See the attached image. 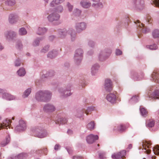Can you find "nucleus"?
I'll list each match as a JSON object with an SVG mask.
<instances>
[{"label":"nucleus","instance_id":"nucleus-34","mask_svg":"<svg viewBox=\"0 0 159 159\" xmlns=\"http://www.w3.org/2000/svg\"><path fill=\"white\" fill-rule=\"evenodd\" d=\"M84 112V109L77 110L75 113V116L78 118H80L83 116Z\"/></svg>","mask_w":159,"mask_h":159},{"label":"nucleus","instance_id":"nucleus-50","mask_svg":"<svg viewBox=\"0 0 159 159\" xmlns=\"http://www.w3.org/2000/svg\"><path fill=\"white\" fill-rule=\"evenodd\" d=\"M143 75L142 77H139L136 74H134L132 76V78L135 81L140 80L142 79Z\"/></svg>","mask_w":159,"mask_h":159},{"label":"nucleus","instance_id":"nucleus-22","mask_svg":"<svg viewBox=\"0 0 159 159\" xmlns=\"http://www.w3.org/2000/svg\"><path fill=\"white\" fill-rule=\"evenodd\" d=\"M11 122V121L9 119H7L4 120L3 122L0 123V129L2 128H7V127H9L10 125Z\"/></svg>","mask_w":159,"mask_h":159},{"label":"nucleus","instance_id":"nucleus-21","mask_svg":"<svg viewBox=\"0 0 159 159\" xmlns=\"http://www.w3.org/2000/svg\"><path fill=\"white\" fill-rule=\"evenodd\" d=\"M100 66L98 64L96 63L93 64L91 68V74L92 75H96L98 72Z\"/></svg>","mask_w":159,"mask_h":159},{"label":"nucleus","instance_id":"nucleus-29","mask_svg":"<svg viewBox=\"0 0 159 159\" xmlns=\"http://www.w3.org/2000/svg\"><path fill=\"white\" fill-rule=\"evenodd\" d=\"M44 39L43 37H37L34 39L32 43V45L34 47L39 46L40 41Z\"/></svg>","mask_w":159,"mask_h":159},{"label":"nucleus","instance_id":"nucleus-46","mask_svg":"<svg viewBox=\"0 0 159 159\" xmlns=\"http://www.w3.org/2000/svg\"><path fill=\"white\" fill-rule=\"evenodd\" d=\"M84 109L85 113L86 115H88L94 110V108L93 107H88L86 109Z\"/></svg>","mask_w":159,"mask_h":159},{"label":"nucleus","instance_id":"nucleus-18","mask_svg":"<svg viewBox=\"0 0 159 159\" xmlns=\"http://www.w3.org/2000/svg\"><path fill=\"white\" fill-rule=\"evenodd\" d=\"M159 77V71L158 70H155L151 75V80L155 82H158L159 83V79L158 78Z\"/></svg>","mask_w":159,"mask_h":159},{"label":"nucleus","instance_id":"nucleus-44","mask_svg":"<svg viewBox=\"0 0 159 159\" xmlns=\"http://www.w3.org/2000/svg\"><path fill=\"white\" fill-rule=\"evenodd\" d=\"M81 13V11L77 8H75L74 10L72 15L75 16H79Z\"/></svg>","mask_w":159,"mask_h":159},{"label":"nucleus","instance_id":"nucleus-1","mask_svg":"<svg viewBox=\"0 0 159 159\" xmlns=\"http://www.w3.org/2000/svg\"><path fill=\"white\" fill-rule=\"evenodd\" d=\"M52 94L48 90H40L35 94V98L39 102H48L51 100Z\"/></svg>","mask_w":159,"mask_h":159},{"label":"nucleus","instance_id":"nucleus-14","mask_svg":"<svg viewBox=\"0 0 159 159\" xmlns=\"http://www.w3.org/2000/svg\"><path fill=\"white\" fill-rule=\"evenodd\" d=\"M136 22H135V23L137 24V26L138 27V29L140 31L145 34H146L149 32L150 31V30L147 28V27H145L144 25L142 24H140L139 20H137Z\"/></svg>","mask_w":159,"mask_h":159},{"label":"nucleus","instance_id":"nucleus-15","mask_svg":"<svg viewBox=\"0 0 159 159\" xmlns=\"http://www.w3.org/2000/svg\"><path fill=\"white\" fill-rule=\"evenodd\" d=\"M98 139V135H95L93 134H90L86 137V142L89 144L93 143Z\"/></svg>","mask_w":159,"mask_h":159},{"label":"nucleus","instance_id":"nucleus-41","mask_svg":"<svg viewBox=\"0 0 159 159\" xmlns=\"http://www.w3.org/2000/svg\"><path fill=\"white\" fill-rule=\"evenodd\" d=\"M15 47L17 49L22 50L23 48V45L21 42L20 41H17L16 43Z\"/></svg>","mask_w":159,"mask_h":159},{"label":"nucleus","instance_id":"nucleus-59","mask_svg":"<svg viewBox=\"0 0 159 159\" xmlns=\"http://www.w3.org/2000/svg\"><path fill=\"white\" fill-rule=\"evenodd\" d=\"M106 152L104 151L100 152L99 153V156L100 158H105Z\"/></svg>","mask_w":159,"mask_h":159},{"label":"nucleus","instance_id":"nucleus-37","mask_svg":"<svg viewBox=\"0 0 159 159\" xmlns=\"http://www.w3.org/2000/svg\"><path fill=\"white\" fill-rule=\"evenodd\" d=\"M5 3L6 6L11 7L15 4L16 1L15 0H7L5 1Z\"/></svg>","mask_w":159,"mask_h":159},{"label":"nucleus","instance_id":"nucleus-3","mask_svg":"<svg viewBox=\"0 0 159 159\" xmlns=\"http://www.w3.org/2000/svg\"><path fill=\"white\" fill-rule=\"evenodd\" d=\"M72 88L73 85L71 84H68L65 88H59L58 92L61 98H65L71 95L72 93L70 91Z\"/></svg>","mask_w":159,"mask_h":159},{"label":"nucleus","instance_id":"nucleus-19","mask_svg":"<svg viewBox=\"0 0 159 159\" xmlns=\"http://www.w3.org/2000/svg\"><path fill=\"white\" fill-rule=\"evenodd\" d=\"M93 2L92 6L94 8L98 9L102 8L103 7V3L100 1L101 0H91Z\"/></svg>","mask_w":159,"mask_h":159},{"label":"nucleus","instance_id":"nucleus-61","mask_svg":"<svg viewBox=\"0 0 159 159\" xmlns=\"http://www.w3.org/2000/svg\"><path fill=\"white\" fill-rule=\"evenodd\" d=\"M67 6L69 11L71 12L73 9V6L70 4L69 2L67 3Z\"/></svg>","mask_w":159,"mask_h":159},{"label":"nucleus","instance_id":"nucleus-24","mask_svg":"<svg viewBox=\"0 0 159 159\" xmlns=\"http://www.w3.org/2000/svg\"><path fill=\"white\" fill-rule=\"evenodd\" d=\"M2 95V98L7 100H12L16 98L14 96L8 93H4V92H3Z\"/></svg>","mask_w":159,"mask_h":159},{"label":"nucleus","instance_id":"nucleus-55","mask_svg":"<svg viewBox=\"0 0 159 159\" xmlns=\"http://www.w3.org/2000/svg\"><path fill=\"white\" fill-rule=\"evenodd\" d=\"M14 63L15 66H20L21 64V61L18 58L16 59L14 61Z\"/></svg>","mask_w":159,"mask_h":159},{"label":"nucleus","instance_id":"nucleus-10","mask_svg":"<svg viewBox=\"0 0 159 159\" xmlns=\"http://www.w3.org/2000/svg\"><path fill=\"white\" fill-rule=\"evenodd\" d=\"M68 33V29H59L57 31V35L58 37L61 39H64L66 37Z\"/></svg>","mask_w":159,"mask_h":159},{"label":"nucleus","instance_id":"nucleus-27","mask_svg":"<svg viewBox=\"0 0 159 159\" xmlns=\"http://www.w3.org/2000/svg\"><path fill=\"white\" fill-rule=\"evenodd\" d=\"M47 31V29L46 27H39L36 33L39 35H43Z\"/></svg>","mask_w":159,"mask_h":159},{"label":"nucleus","instance_id":"nucleus-54","mask_svg":"<svg viewBox=\"0 0 159 159\" xmlns=\"http://www.w3.org/2000/svg\"><path fill=\"white\" fill-rule=\"evenodd\" d=\"M111 157L113 159H118L121 158L119 152L117 153H114L111 155Z\"/></svg>","mask_w":159,"mask_h":159},{"label":"nucleus","instance_id":"nucleus-63","mask_svg":"<svg viewBox=\"0 0 159 159\" xmlns=\"http://www.w3.org/2000/svg\"><path fill=\"white\" fill-rule=\"evenodd\" d=\"M94 53V50L93 49H91L88 51L87 52V55H92Z\"/></svg>","mask_w":159,"mask_h":159},{"label":"nucleus","instance_id":"nucleus-60","mask_svg":"<svg viewBox=\"0 0 159 159\" xmlns=\"http://www.w3.org/2000/svg\"><path fill=\"white\" fill-rule=\"evenodd\" d=\"M119 153L121 156V158L125 157L126 155V151L125 150H122L119 152Z\"/></svg>","mask_w":159,"mask_h":159},{"label":"nucleus","instance_id":"nucleus-8","mask_svg":"<svg viewBox=\"0 0 159 159\" xmlns=\"http://www.w3.org/2000/svg\"><path fill=\"white\" fill-rule=\"evenodd\" d=\"M20 20V17L18 14L12 13L9 14L8 20L9 23L11 24H15Z\"/></svg>","mask_w":159,"mask_h":159},{"label":"nucleus","instance_id":"nucleus-43","mask_svg":"<svg viewBox=\"0 0 159 159\" xmlns=\"http://www.w3.org/2000/svg\"><path fill=\"white\" fill-rule=\"evenodd\" d=\"M116 127H115L114 129V130H117L118 131L120 132H122L124 131L126 129L125 126L123 125H121L118 126L117 127V129L116 128Z\"/></svg>","mask_w":159,"mask_h":159},{"label":"nucleus","instance_id":"nucleus-20","mask_svg":"<svg viewBox=\"0 0 159 159\" xmlns=\"http://www.w3.org/2000/svg\"><path fill=\"white\" fill-rule=\"evenodd\" d=\"M151 144L152 143L151 141H147L145 144H142V147L140 148V149H142V148H144L143 149V152H146L147 154H149L151 152V150L149 149L147 150L146 147H147L148 148H149V146H150Z\"/></svg>","mask_w":159,"mask_h":159},{"label":"nucleus","instance_id":"nucleus-35","mask_svg":"<svg viewBox=\"0 0 159 159\" xmlns=\"http://www.w3.org/2000/svg\"><path fill=\"white\" fill-rule=\"evenodd\" d=\"M55 11L57 13H61L64 11L63 7L61 5H59L55 8Z\"/></svg>","mask_w":159,"mask_h":159},{"label":"nucleus","instance_id":"nucleus-28","mask_svg":"<svg viewBox=\"0 0 159 159\" xmlns=\"http://www.w3.org/2000/svg\"><path fill=\"white\" fill-rule=\"evenodd\" d=\"M98 58L99 60L103 61L107 58L106 55L102 50H101L98 54Z\"/></svg>","mask_w":159,"mask_h":159},{"label":"nucleus","instance_id":"nucleus-26","mask_svg":"<svg viewBox=\"0 0 159 159\" xmlns=\"http://www.w3.org/2000/svg\"><path fill=\"white\" fill-rule=\"evenodd\" d=\"M43 74L42 75V77L43 78H46L48 77H52L54 75H55V72L53 70H51L48 71L44 73L43 72Z\"/></svg>","mask_w":159,"mask_h":159},{"label":"nucleus","instance_id":"nucleus-45","mask_svg":"<svg viewBox=\"0 0 159 159\" xmlns=\"http://www.w3.org/2000/svg\"><path fill=\"white\" fill-rule=\"evenodd\" d=\"M104 52V53L106 55L107 58L111 54L112 51L109 48H106L103 50H102Z\"/></svg>","mask_w":159,"mask_h":159},{"label":"nucleus","instance_id":"nucleus-56","mask_svg":"<svg viewBox=\"0 0 159 159\" xmlns=\"http://www.w3.org/2000/svg\"><path fill=\"white\" fill-rule=\"evenodd\" d=\"M150 2L152 4H154L156 7L159 8V0H151Z\"/></svg>","mask_w":159,"mask_h":159},{"label":"nucleus","instance_id":"nucleus-23","mask_svg":"<svg viewBox=\"0 0 159 159\" xmlns=\"http://www.w3.org/2000/svg\"><path fill=\"white\" fill-rule=\"evenodd\" d=\"M70 35V39L71 41H74L76 39V34L74 30L72 28H70L68 29V33Z\"/></svg>","mask_w":159,"mask_h":159},{"label":"nucleus","instance_id":"nucleus-52","mask_svg":"<svg viewBox=\"0 0 159 159\" xmlns=\"http://www.w3.org/2000/svg\"><path fill=\"white\" fill-rule=\"evenodd\" d=\"M153 151L154 153L156 155L159 154V146L157 145L153 148Z\"/></svg>","mask_w":159,"mask_h":159},{"label":"nucleus","instance_id":"nucleus-51","mask_svg":"<svg viewBox=\"0 0 159 159\" xmlns=\"http://www.w3.org/2000/svg\"><path fill=\"white\" fill-rule=\"evenodd\" d=\"M49 47L50 46L49 45H46L41 49L40 52L42 53L47 52L49 50Z\"/></svg>","mask_w":159,"mask_h":159},{"label":"nucleus","instance_id":"nucleus-48","mask_svg":"<svg viewBox=\"0 0 159 159\" xmlns=\"http://www.w3.org/2000/svg\"><path fill=\"white\" fill-rule=\"evenodd\" d=\"M153 37L154 38H159V30L156 29L152 33Z\"/></svg>","mask_w":159,"mask_h":159},{"label":"nucleus","instance_id":"nucleus-57","mask_svg":"<svg viewBox=\"0 0 159 159\" xmlns=\"http://www.w3.org/2000/svg\"><path fill=\"white\" fill-rule=\"evenodd\" d=\"M147 47L151 50H156L158 48L156 44H154L153 45H148L147 46Z\"/></svg>","mask_w":159,"mask_h":159},{"label":"nucleus","instance_id":"nucleus-33","mask_svg":"<svg viewBox=\"0 0 159 159\" xmlns=\"http://www.w3.org/2000/svg\"><path fill=\"white\" fill-rule=\"evenodd\" d=\"M10 138L9 135L7 136L5 140L2 141L0 144V146L2 147L5 146L10 142Z\"/></svg>","mask_w":159,"mask_h":159},{"label":"nucleus","instance_id":"nucleus-64","mask_svg":"<svg viewBox=\"0 0 159 159\" xmlns=\"http://www.w3.org/2000/svg\"><path fill=\"white\" fill-rule=\"evenodd\" d=\"M60 148V146L59 144H56L54 147V149L56 151H57Z\"/></svg>","mask_w":159,"mask_h":159},{"label":"nucleus","instance_id":"nucleus-12","mask_svg":"<svg viewBox=\"0 0 159 159\" xmlns=\"http://www.w3.org/2000/svg\"><path fill=\"white\" fill-rule=\"evenodd\" d=\"M43 110L46 112L51 113L55 110L56 108L53 104L50 103H47L43 106Z\"/></svg>","mask_w":159,"mask_h":159},{"label":"nucleus","instance_id":"nucleus-32","mask_svg":"<svg viewBox=\"0 0 159 159\" xmlns=\"http://www.w3.org/2000/svg\"><path fill=\"white\" fill-rule=\"evenodd\" d=\"M80 4L83 7L85 8H89L91 6V3L85 0L82 1Z\"/></svg>","mask_w":159,"mask_h":159},{"label":"nucleus","instance_id":"nucleus-6","mask_svg":"<svg viewBox=\"0 0 159 159\" xmlns=\"http://www.w3.org/2000/svg\"><path fill=\"white\" fill-rule=\"evenodd\" d=\"M4 35L7 40L10 41L16 38L17 34L16 32L13 30H7L4 32Z\"/></svg>","mask_w":159,"mask_h":159},{"label":"nucleus","instance_id":"nucleus-53","mask_svg":"<svg viewBox=\"0 0 159 159\" xmlns=\"http://www.w3.org/2000/svg\"><path fill=\"white\" fill-rule=\"evenodd\" d=\"M57 5H58V4L57 0H52L49 4V7H54Z\"/></svg>","mask_w":159,"mask_h":159},{"label":"nucleus","instance_id":"nucleus-31","mask_svg":"<svg viewBox=\"0 0 159 159\" xmlns=\"http://www.w3.org/2000/svg\"><path fill=\"white\" fill-rule=\"evenodd\" d=\"M17 73L19 76L23 77L25 75L26 72L24 68L21 67L17 71Z\"/></svg>","mask_w":159,"mask_h":159},{"label":"nucleus","instance_id":"nucleus-16","mask_svg":"<svg viewBox=\"0 0 159 159\" xmlns=\"http://www.w3.org/2000/svg\"><path fill=\"white\" fill-rule=\"evenodd\" d=\"M133 2L135 7L139 10L143 9L144 7L143 0H133Z\"/></svg>","mask_w":159,"mask_h":159},{"label":"nucleus","instance_id":"nucleus-25","mask_svg":"<svg viewBox=\"0 0 159 159\" xmlns=\"http://www.w3.org/2000/svg\"><path fill=\"white\" fill-rule=\"evenodd\" d=\"M58 54V51L56 49H53L49 51L47 54V57L51 59L55 57Z\"/></svg>","mask_w":159,"mask_h":159},{"label":"nucleus","instance_id":"nucleus-30","mask_svg":"<svg viewBox=\"0 0 159 159\" xmlns=\"http://www.w3.org/2000/svg\"><path fill=\"white\" fill-rule=\"evenodd\" d=\"M67 122V120L66 118L61 117L59 118L57 121H55V123L60 125L61 124H65Z\"/></svg>","mask_w":159,"mask_h":159},{"label":"nucleus","instance_id":"nucleus-5","mask_svg":"<svg viewBox=\"0 0 159 159\" xmlns=\"http://www.w3.org/2000/svg\"><path fill=\"white\" fill-rule=\"evenodd\" d=\"M84 51L81 48L76 49L74 55V60L75 62L77 64L80 63L83 59Z\"/></svg>","mask_w":159,"mask_h":159},{"label":"nucleus","instance_id":"nucleus-13","mask_svg":"<svg viewBox=\"0 0 159 159\" xmlns=\"http://www.w3.org/2000/svg\"><path fill=\"white\" fill-rule=\"evenodd\" d=\"M105 90L107 91L110 92L112 89L113 83L111 80L110 79H105L104 84Z\"/></svg>","mask_w":159,"mask_h":159},{"label":"nucleus","instance_id":"nucleus-9","mask_svg":"<svg viewBox=\"0 0 159 159\" xmlns=\"http://www.w3.org/2000/svg\"><path fill=\"white\" fill-rule=\"evenodd\" d=\"M26 128V125L25 121L20 120L19 121V124L15 128V131L17 132H20L25 130Z\"/></svg>","mask_w":159,"mask_h":159},{"label":"nucleus","instance_id":"nucleus-17","mask_svg":"<svg viewBox=\"0 0 159 159\" xmlns=\"http://www.w3.org/2000/svg\"><path fill=\"white\" fill-rule=\"evenodd\" d=\"M106 98L108 101L111 103H115L116 100V96L114 93H110L107 95Z\"/></svg>","mask_w":159,"mask_h":159},{"label":"nucleus","instance_id":"nucleus-58","mask_svg":"<svg viewBox=\"0 0 159 159\" xmlns=\"http://www.w3.org/2000/svg\"><path fill=\"white\" fill-rule=\"evenodd\" d=\"M154 121L153 120H151L148 122L147 124L146 125L148 127H152L154 126Z\"/></svg>","mask_w":159,"mask_h":159},{"label":"nucleus","instance_id":"nucleus-38","mask_svg":"<svg viewBox=\"0 0 159 159\" xmlns=\"http://www.w3.org/2000/svg\"><path fill=\"white\" fill-rule=\"evenodd\" d=\"M18 34L21 36L25 35L27 34V31L25 28L22 27L19 29Z\"/></svg>","mask_w":159,"mask_h":159},{"label":"nucleus","instance_id":"nucleus-49","mask_svg":"<svg viewBox=\"0 0 159 159\" xmlns=\"http://www.w3.org/2000/svg\"><path fill=\"white\" fill-rule=\"evenodd\" d=\"M95 42L92 40H89L88 42V46L92 48H94L95 46Z\"/></svg>","mask_w":159,"mask_h":159},{"label":"nucleus","instance_id":"nucleus-62","mask_svg":"<svg viewBox=\"0 0 159 159\" xmlns=\"http://www.w3.org/2000/svg\"><path fill=\"white\" fill-rule=\"evenodd\" d=\"M122 52L120 49H117L116 50V56H119L121 55Z\"/></svg>","mask_w":159,"mask_h":159},{"label":"nucleus","instance_id":"nucleus-7","mask_svg":"<svg viewBox=\"0 0 159 159\" xmlns=\"http://www.w3.org/2000/svg\"><path fill=\"white\" fill-rule=\"evenodd\" d=\"M87 27V24L84 22H77L75 24V28L77 33H80L85 30Z\"/></svg>","mask_w":159,"mask_h":159},{"label":"nucleus","instance_id":"nucleus-47","mask_svg":"<svg viewBox=\"0 0 159 159\" xmlns=\"http://www.w3.org/2000/svg\"><path fill=\"white\" fill-rule=\"evenodd\" d=\"M140 110L141 114L142 116L145 117L147 116L148 114V112L144 108L141 107H140Z\"/></svg>","mask_w":159,"mask_h":159},{"label":"nucleus","instance_id":"nucleus-36","mask_svg":"<svg viewBox=\"0 0 159 159\" xmlns=\"http://www.w3.org/2000/svg\"><path fill=\"white\" fill-rule=\"evenodd\" d=\"M31 92V89L30 88H28L25 90L24 92L22 97L23 98H27L30 94Z\"/></svg>","mask_w":159,"mask_h":159},{"label":"nucleus","instance_id":"nucleus-40","mask_svg":"<svg viewBox=\"0 0 159 159\" xmlns=\"http://www.w3.org/2000/svg\"><path fill=\"white\" fill-rule=\"evenodd\" d=\"M95 124L93 121H91L87 125V127L88 129L89 130L93 129L95 127Z\"/></svg>","mask_w":159,"mask_h":159},{"label":"nucleus","instance_id":"nucleus-4","mask_svg":"<svg viewBox=\"0 0 159 159\" xmlns=\"http://www.w3.org/2000/svg\"><path fill=\"white\" fill-rule=\"evenodd\" d=\"M60 15L56 12H53L49 14L47 17L48 21L51 23L56 22L54 24L55 25H58L60 24L58 21L60 20Z\"/></svg>","mask_w":159,"mask_h":159},{"label":"nucleus","instance_id":"nucleus-39","mask_svg":"<svg viewBox=\"0 0 159 159\" xmlns=\"http://www.w3.org/2000/svg\"><path fill=\"white\" fill-rule=\"evenodd\" d=\"M139 101V97L138 96L135 95L133 96L129 101V102L132 104H134L137 102Z\"/></svg>","mask_w":159,"mask_h":159},{"label":"nucleus","instance_id":"nucleus-11","mask_svg":"<svg viewBox=\"0 0 159 159\" xmlns=\"http://www.w3.org/2000/svg\"><path fill=\"white\" fill-rule=\"evenodd\" d=\"M153 89H149L148 93V97L150 98L154 99H158L159 98V90H155L153 91Z\"/></svg>","mask_w":159,"mask_h":159},{"label":"nucleus","instance_id":"nucleus-2","mask_svg":"<svg viewBox=\"0 0 159 159\" xmlns=\"http://www.w3.org/2000/svg\"><path fill=\"white\" fill-rule=\"evenodd\" d=\"M34 136L40 138L47 137L48 133L41 125L34 128L32 129Z\"/></svg>","mask_w":159,"mask_h":159},{"label":"nucleus","instance_id":"nucleus-42","mask_svg":"<svg viewBox=\"0 0 159 159\" xmlns=\"http://www.w3.org/2000/svg\"><path fill=\"white\" fill-rule=\"evenodd\" d=\"M26 153H22L18 154L16 157H15L16 159H25L27 156Z\"/></svg>","mask_w":159,"mask_h":159}]
</instances>
